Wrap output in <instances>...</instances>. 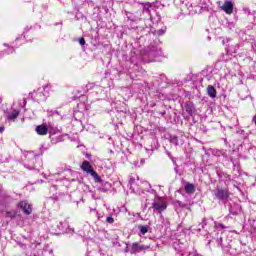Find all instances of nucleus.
I'll list each match as a JSON object with an SVG mask.
<instances>
[{
    "label": "nucleus",
    "instance_id": "10",
    "mask_svg": "<svg viewBox=\"0 0 256 256\" xmlns=\"http://www.w3.org/2000/svg\"><path fill=\"white\" fill-rule=\"evenodd\" d=\"M207 94L209 95V97H211L212 99H215V97H217V90H215V87L212 85H209L207 87Z\"/></svg>",
    "mask_w": 256,
    "mask_h": 256
},
{
    "label": "nucleus",
    "instance_id": "21",
    "mask_svg": "<svg viewBox=\"0 0 256 256\" xmlns=\"http://www.w3.org/2000/svg\"><path fill=\"white\" fill-rule=\"evenodd\" d=\"M13 51H15L13 48H11L9 51H8V54L9 53H13Z\"/></svg>",
    "mask_w": 256,
    "mask_h": 256
},
{
    "label": "nucleus",
    "instance_id": "24",
    "mask_svg": "<svg viewBox=\"0 0 256 256\" xmlns=\"http://www.w3.org/2000/svg\"><path fill=\"white\" fill-rule=\"evenodd\" d=\"M176 145H179V143L176 142Z\"/></svg>",
    "mask_w": 256,
    "mask_h": 256
},
{
    "label": "nucleus",
    "instance_id": "22",
    "mask_svg": "<svg viewBox=\"0 0 256 256\" xmlns=\"http://www.w3.org/2000/svg\"><path fill=\"white\" fill-rule=\"evenodd\" d=\"M193 256H202L201 254H194Z\"/></svg>",
    "mask_w": 256,
    "mask_h": 256
},
{
    "label": "nucleus",
    "instance_id": "18",
    "mask_svg": "<svg viewBox=\"0 0 256 256\" xmlns=\"http://www.w3.org/2000/svg\"><path fill=\"white\" fill-rule=\"evenodd\" d=\"M3 131H5V127L0 126V133H3Z\"/></svg>",
    "mask_w": 256,
    "mask_h": 256
},
{
    "label": "nucleus",
    "instance_id": "1",
    "mask_svg": "<svg viewBox=\"0 0 256 256\" xmlns=\"http://www.w3.org/2000/svg\"><path fill=\"white\" fill-rule=\"evenodd\" d=\"M81 169L85 173H88V175H91L96 183H101V176L97 174V172H95L93 166L91 165V163H89V161L85 160L81 165Z\"/></svg>",
    "mask_w": 256,
    "mask_h": 256
},
{
    "label": "nucleus",
    "instance_id": "20",
    "mask_svg": "<svg viewBox=\"0 0 256 256\" xmlns=\"http://www.w3.org/2000/svg\"><path fill=\"white\" fill-rule=\"evenodd\" d=\"M130 183H135V179L134 178H130Z\"/></svg>",
    "mask_w": 256,
    "mask_h": 256
},
{
    "label": "nucleus",
    "instance_id": "2",
    "mask_svg": "<svg viewBox=\"0 0 256 256\" xmlns=\"http://www.w3.org/2000/svg\"><path fill=\"white\" fill-rule=\"evenodd\" d=\"M214 195L220 201H227L229 199V191L221 188H217L214 191Z\"/></svg>",
    "mask_w": 256,
    "mask_h": 256
},
{
    "label": "nucleus",
    "instance_id": "19",
    "mask_svg": "<svg viewBox=\"0 0 256 256\" xmlns=\"http://www.w3.org/2000/svg\"><path fill=\"white\" fill-rule=\"evenodd\" d=\"M218 227H221L222 229H225V225L224 224H218Z\"/></svg>",
    "mask_w": 256,
    "mask_h": 256
},
{
    "label": "nucleus",
    "instance_id": "7",
    "mask_svg": "<svg viewBox=\"0 0 256 256\" xmlns=\"http://www.w3.org/2000/svg\"><path fill=\"white\" fill-rule=\"evenodd\" d=\"M184 191L187 193V195H193V193L196 191L195 185L191 184L190 182H186L184 185Z\"/></svg>",
    "mask_w": 256,
    "mask_h": 256
},
{
    "label": "nucleus",
    "instance_id": "6",
    "mask_svg": "<svg viewBox=\"0 0 256 256\" xmlns=\"http://www.w3.org/2000/svg\"><path fill=\"white\" fill-rule=\"evenodd\" d=\"M220 9L227 13V15H231L233 13V2L225 1L224 5L220 7Z\"/></svg>",
    "mask_w": 256,
    "mask_h": 256
},
{
    "label": "nucleus",
    "instance_id": "3",
    "mask_svg": "<svg viewBox=\"0 0 256 256\" xmlns=\"http://www.w3.org/2000/svg\"><path fill=\"white\" fill-rule=\"evenodd\" d=\"M18 207H20L25 215H31L33 213V208H31V204L27 200L19 202Z\"/></svg>",
    "mask_w": 256,
    "mask_h": 256
},
{
    "label": "nucleus",
    "instance_id": "14",
    "mask_svg": "<svg viewBox=\"0 0 256 256\" xmlns=\"http://www.w3.org/2000/svg\"><path fill=\"white\" fill-rule=\"evenodd\" d=\"M149 9H151V3L143 4V11H146L147 13H149Z\"/></svg>",
    "mask_w": 256,
    "mask_h": 256
},
{
    "label": "nucleus",
    "instance_id": "15",
    "mask_svg": "<svg viewBox=\"0 0 256 256\" xmlns=\"http://www.w3.org/2000/svg\"><path fill=\"white\" fill-rule=\"evenodd\" d=\"M106 221H107V223H110V224L115 223V219H113V217H111V216H108L106 218Z\"/></svg>",
    "mask_w": 256,
    "mask_h": 256
},
{
    "label": "nucleus",
    "instance_id": "23",
    "mask_svg": "<svg viewBox=\"0 0 256 256\" xmlns=\"http://www.w3.org/2000/svg\"><path fill=\"white\" fill-rule=\"evenodd\" d=\"M5 47H7V44H4Z\"/></svg>",
    "mask_w": 256,
    "mask_h": 256
},
{
    "label": "nucleus",
    "instance_id": "17",
    "mask_svg": "<svg viewBox=\"0 0 256 256\" xmlns=\"http://www.w3.org/2000/svg\"><path fill=\"white\" fill-rule=\"evenodd\" d=\"M79 43L80 45H85V38H80Z\"/></svg>",
    "mask_w": 256,
    "mask_h": 256
},
{
    "label": "nucleus",
    "instance_id": "4",
    "mask_svg": "<svg viewBox=\"0 0 256 256\" xmlns=\"http://www.w3.org/2000/svg\"><path fill=\"white\" fill-rule=\"evenodd\" d=\"M149 248H150V246L139 244L137 242H134L132 244V251L134 253H141V251H147V249H149Z\"/></svg>",
    "mask_w": 256,
    "mask_h": 256
},
{
    "label": "nucleus",
    "instance_id": "11",
    "mask_svg": "<svg viewBox=\"0 0 256 256\" xmlns=\"http://www.w3.org/2000/svg\"><path fill=\"white\" fill-rule=\"evenodd\" d=\"M19 117V111L14 110L10 115H8V120L9 121H15V119Z\"/></svg>",
    "mask_w": 256,
    "mask_h": 256
},
{
    "label": "nucleus",
    "instance_id": "13",
    "mask_svg": "<svg viewBox=\"0 0 256 256\" xmlns=\"http://www.w3.org/2000/svg\"><path fill=\"white\" fill-rule=\"evenodd\" d=\"M6 217H8L10 219H15V217H17V211L6 212Z\"/></svg>",
    "mask_w": 256,
    "mask_h": 256
},
{
    "label": "nucleus",
    "instance_id": "12",
    "mask_svg": "<svg viewBox=\"0 0 256 256\" xmlns=\"http://www.w3.org/2000/svg\"><path fill=\"white\" fill-rule=\"evenodd\" d=\"M186 111L189 115H193V111H195V106H193V104H187Z\"/></svg>",
    "mask_w": 256,
    "mask_h": 256
},
{
    "label": "nucleus",
    "instance_id": "8",
    "mask_svg": "<svg viewBox=\"0 0 256 256\" xmlns=\"http://www.w3.org/2000/svg\"><path fill=\"white\" fill-rule=\"evenodd\" d=\"M36 133L38 135H47V133H49V129L47 128V126L42 124L36 127Z\"/></svg>",
    "mask_w": 256,
    "mask_h": 256
},
{
    "label": "nucleus",
    "instance_id": "5",
    "mask_svg": "<svg viewBox=\"0 0 256 256\" xmlns=\"http://www.w3.org/2000/svg\"><path fill=\"white\" fill-rule=\"evenodd\" d=\"M153 209L154 211H158V213H163L167 209V203L163 201L155 202L153 203Z\"/></svg>",
    "mask_w": 256,
    "mask_h": 256
},
{
    "label": "nucleus",
    "instance_id": "9",
    "mask_svg": "<svg viewBox=\"0 0 256 256\" xmlns=\"http://www.w3.org/2000/svg\"><path fill=\"white\" fill-rule=\"evenodd\" d=\"M139 236L147 235L149 233V225H138Z\"/></svg>",
    "mask_w": 256,
    "mask_h": 256
},
{
    "label": "nucleus",
    "instance_id": "16",
    "mask_svg": "<svg viewBox=\"0 0 256 256\" xmlns=\"http://www.w3.org/2000/svg\"><path fill=\"white\" fill-rule=\"evenodd\" d=\"M205 226H207V219L203 218L202 223H201V227L203 228Z\"/></svg>",
    "mask_w": 256,
    "mask_h": 256
}]
</instances>
